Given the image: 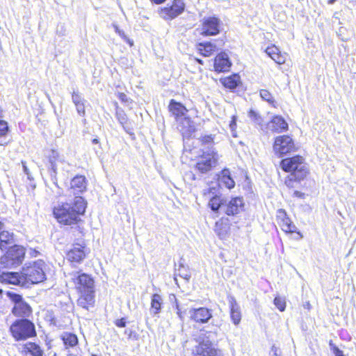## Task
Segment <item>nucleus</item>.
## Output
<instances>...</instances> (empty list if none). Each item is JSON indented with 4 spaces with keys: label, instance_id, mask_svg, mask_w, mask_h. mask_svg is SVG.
<instances>
[{
    "label": "nucleus",
    "instance_id": "nucleus-42",
    "mask_svg": "<svg viewBox=\"0 0 356 356\" xmlns=\"http://www.w3.org/2000/svg\"><path fill=\"white\" fill-rule=\"evenodd\" d=\"M229 128L232 132L233 136H236L235 131L236 128V117L235 115H233L232 118V120L229 123Z\"/></svg>",
    "mask_w": 356,
    "mask_h": 356
},
{
    "label": "nucleus",
    "instance_id": "nucleus-54",
    "mask_svg": "<svg viewBox=\"0 0 356 356\" xmlns=\"http://www.w3.org/2000/svg\"><path fill=\"white\" fill-rule=\"evenodd\" d=\"M151 1L154 2L155 3L159 4V3L164 2L165 0H151Z\"/></svg>",
    "mask_w": 356,
    "mask_h": 356
},
{
    "label": "nucleus",
    "instance_id": "nucleus-11",
    "mask_svg": "<svg viewBox=\"0 0 356 356\" xmlns=\"http://www.w3.org/2000/svg\"><path fill=\"white\" fill-rule=\"evenodd\" d=\"M220 350L216 349L211 341L203 340L193 350V356H218Z\"/></svg>",
    "mask_w": 356,
    "mask_h": 356
},
{
    "label": "nucleus",
    "instance_id": "nucleus-3",
    "mask_svg": "<svg viewBox=\"0 0 356 356\" xmlns=\"http://www.w3.org/2000/svg\"><path fill=\"white\" fill-rule=\"evenodd\" d=\"M10 330L16 341L25 340L36 334L34 324L26 319L16 321L11 325Z\"/></svg>",
    "mask_w": 356,
    "mask_h": 356
},
{
    "label": "nucleus",
    "instance_id": "nucleus-48",
    "mask_svg": "<svg viewBox=\"0 0 356 356\" xmlns=\"http://www.w3.org/2000/svg\"><path fill=\"white\" fill-rule=\"evenodd\" d=\"M333 353L334 356H344L343 352L338 347L334 348Z\"/></svg>",
    "mask_w": 356,
    "mask_h": 356
},
{
    "label": "nucleus",
    "instance_id": "nucleus-46",
    "mask_svg": "<svg viewBox=\"0 0 356 356\" xmlns=\"http://www.w3.org/2000/svg\"><path fill=\"white\" fill-rule=\"evenodd\" d=\"M72 100L74 104L82 103L81 97L78 95L74 92L72 94Z\"/></svg>",
    "mask_w": 356,
    "mask_h": 356
},
{
    "label": "nucleus",
    "instance_id": "nucleus-52",
    "mask_svg": "<svg viewBox=\"0 0 356 356\" xmlns=\"http://www.w3.org/2000/svg\"><path fill=\"white\" fill-rule=\"evenodd\" d=\"M22 166H23V169H24V172L27 175H29V169L27 168L26 165V163L22 161Z\"/></svg>",
    "mask_w": 356,
    "mask_h": 356
},
{
    "label": "nucleus",
    "instance_id": "nucleus-32",
    "mask_svg": "<svg viewBox=\"0 0 356 356\" xmlns=\"http://www.w3.org/2000/svg\"><path fill=\"white\" fill-rule=\"evenodd\" d=\"M59 154L56 150H51L49 155V168L54 174H56V161L58 160Z\"/></svg>",
    "mask_w": 356,
    "mask_h": 356
},
{
    "label": "nucleus",
    "instance_id": "nucleus-7",
    "mask_svg": "<svg viewBox=\"0 0 356 356\" xmlns=\"http://www.w3.org/2000/svg\"><path fill=\"white\" fill-rule=\"evenodd\" d=\"M297 149L293 140L287 135L280 136L275 138L273 144V151L278 156H282Z\"/></svg>",
    "mask_w": 356,
    "mask_h": 356
},
{
    "label": "nucleus",
    "instance_id": "nucleus-8",
    "mask_svg": "<svg viewBox=\"0 0 356 356\" xmlns=\"http://www.w3.org/2000/svg\"><path fill=\"white\" fill-rule=\"evenodd\" d=\"M221 26V21L218 17H204L200 28V33L204 36L216 35L220 33Z\"/></svg>",
    "mask_w": 356,
    "mask_h": 356
},
{
    "label": "nucleus",
    "instance_id": "nucleus-36",
    "mask_svg": "<svg viewBox=\"0 0 356 356\" xmlns=\"http://www.w3.org/2000/svg\"><path fill=\"white\" fill-rule=\"evenodd\" d=\"M178 275L184 278L186 282H188L191 278V274L188 268L185 267L183 264H180L177 269Z\"/></svg>",
    "mask_w": 356,
    "mask_h": 356
},
{
    "label": "nucleus",
    "instance_id": "nucleus-15",
    "mask_svg": "<svg viewBox=\"0 0 356 356\" xmlns=\"http://www.w3.org/2000/svg\"><path fill=\"white\" fill-rule=\"evenodd\" d=\"M0 281L7 284L15 285H21L22 286H26L23 275L17 273L8 272L3 273L0 275Z\"/></svg>",
    "mask_w": 356,
    "mask_h": 356
},
{
    "label": "nucleus",
    "instance_id": "nucleus-50",
    "mask_svg": "<svg viewBox=\"0 0 356 356\" xmlns=\"http://www.w3.org/2000/svg\"><path fill=\"white\" fill-rule=\"evenodd\" d=\"M170 300L171 301L175 300V301L176 302V309H177V310H179V311H180V310L181 309V308H180V307H179V305H178V303H177V299H176V297H175V295L171 294V295L170 296Z\"/></svg>",
    "mask_w": 356,
    "mask_h": 356
},
{
    "label": "nucleus",
    "instance_id": "nucleus-28",
    "mask_svg": "<svg viewBox=\"0 0 356 356\" xmlns=\"http://www.w3.org/2000/svg\"><path fill=\"white\" fill-rule=\"evenodd\" d=\"M86 202L81 197H76L74 199V205L72 206V209L76 213V216L83 214L86 209Z\"/></svg>",
    "mask_w": 356,
    "mask_h": 356
},
{
    "label": "nucleus",
    "instance_id": "nucleus-17",
    "mask_svg": "<svg viewBox=\"0 0 356 356\" xmlns=\"http://www.w3.org/2000/svg\"><path fill=\"white\" fill-rule=\"evenodd\" d=\"M21 354L22 356H43L44 353L38 344L28 342L23 345Z\"/></svg>",
    "mask_w": 356,
    "mask_h": 356
},
{
    "label": "nucleus",
    "instance_id": "nucleus-4",
    "mask_svg": "<svg viewBox=\"0 0 356 356\" xmlns=\"http://www.w3.org/2000/svg\"><path fill=\"white\" fill-rule=\"evenodd\" d=\"M25 255V249L15 245L8 249L6 254L1 257V264L6 268H14L21 264Z\"/></svg>",
    "mask_w": 356,
    "mask_h": 356
},
{
    "label": "nucleus",
    "instance_id": "nucleus-22",
    "mask_svg": "<svg viewBox=\"0 0 356 356\" xmlns=\"http://www.w3.org/2000/svg\"><path fill=\"white\" fill-rule=\"evenodd\" d=\"M220 184L223 185L229 189L233 188L235 186V182L230 177V172L228 169H224L219 178Z\"/></svg>",
    "mask_w": 356,
    "mask_h": 356
},
{
    "label": "nucleus",
    "instance_id": "nucleus-62",
    "mask_svg": "<svg viewBox=\"0 0 356 356\" xmlns=\"http://www.w3.org/2000/svg\"><path fill=\"white\" fill-rule=\"evenodd\" d=\"M204 195H207L206 190H204Z\"/></svg>",
    "mask_w": 356,
    "mask_h": 356
},
{
    "label": "nucleus",
    "instance_id": "nucleus-23",
    "mask_svg": "<svg viewBox=\"0 0 356 356\" xmlns=\"http://www.w3.org/2000/svg\"><path fill=\"white\" fill-rule=\"evenodd\" d=\"M169 110L176 117L184 116L188 111L181 104L178 103L173 99L170 102Z\"/></svg>",
    "mask_w": 356,
    "mask_h": 356
},
{
    "label": "nucleus",
    "instance_id": "nucleus-35",
    "mask_svg": "<svg viewBox=\"0 0 356 356\" xmlns=\"http://www.w3.org/2000/svg\"><path fill=\"white\" fill-rule=\"evenodd\" d=\"M116 118L120 124L126 129L125 124L127 122V117L124 111L120 109L118 106L116 108Z\"/></svg>",
    "mask_w": 356,
    "mask_h": 356
},
{
    "label": "nucleus",
    "instance_id": "nucleus-14",
    "mask_svg": "<svg viewBox=\"0 0 356 356\" xmlns=\"http://www.w3.org/2000/svg\"><path fill=\"white\" fill-rule=\"evenodd\" d=\"M277 220L282 229L286 233H294L296 232V227L292 224L291 220L286 216L284 210L279 209L277 211Z\"/></svg>",
    "mask_w": 356,
    "mask_h": 356
},
{
    "label": "nucleus",
    "instance_id": "nucleus-61",
    "mask_svg": "<svg viewBox=\"0 0 356 356\" xmlns=\"http://www.w3.org/2000/svg\"><path fill=\"white\" fill-rule=\"evenodd\" d=\"M213 189V188H209V189H208V191H209V192L210 193V192H211V191H212Z\"/></svg>",
    "mask_w": 356,
    "mask_h": 356
},
{
    "label": "nucleus",
    "instance_id": "nucleus-21",
    "mask_svg": "<svg viewBox=\"0 0 356 356\" xmlns=\"http://www.w3.org/2000/svg\"><path fill=\"white\" fill-rule=\"evenodd\" d=\"M70 185L74 193L83 191L86 188L85 177L83 176L74 177L71 181Z\"/></svg>",
    "mask_w": 356,
    "mask_h": 356
},
{
    "label": "nucleus",
    "instance_id": "nucleus-5",
    "mask_svg": "<svg viewBox=\"0 0 356 356\" xmlns=\"http://www.w3.org/2000/svg\"><path fill=\"white\" fill-rule=\"evenodd\" d=\"M54 215L60 223L72 225L77 221L76 213L70 204L58 205L54 209Z\"/></svg>",
    "mask_w": 356,
    "mask_h": 356
},
{
    "label": "nucleus",
    "instance_id": "nucleus-60",
    "mask_svg": "<svg viewBox=\"0 0 356 356\" xmlns=\"http://www.w3.org/2000/svg\"><path fill=\"white\" fill-rule=\"evenodd\" d=\"M92 143H98V140L97 139H93Z\"/></svg>",
    "mask_w": 356,
    "mask_h": 356
},
{
    "label": "nucleus",
    "instance_id": "nucleus-34",
    "mask_svg": "<svg viewBox=\"0 0 356 356\" xmlns=\"http://www.w3.org/2000/svg\"><path fill=\"white\" fill-rule=\"evenodd\" d=\"M163 304V298L157 293L154 294L152 296L151 305L152 309L155 310H159L161 309V305Z\"/></svg>",
    "mask_w": 356,
    "mask_h": 356
},
{
    "label": "nucleus",
    "instance_id": "nucleus-13",
    "mask_svg": "<svg viewBox=\"0 0 356 356\" xmlns=\"http://www.w3.org/2000/svg\"><path fill=\"white\" fill-rule=\"evenodd\" d=\"M266 129L272 132L280 133L288 129V124L282 116L275 115L267 124Z\"/></svg>",
    "mask_w": 356,
    "mask_h": 356
},
{
    "label": "nucleus",
    "instance_id": "nucleus-31",
    "mask_svg": "<svg viewBox=\"0 0 356 356\" xmlns=\"http://www.w3.org/2000/svg\"><path fill=\"white\" fill-rule=\"evenodd\" d=\"M211 316V313H193L191 318L197 323H207Z\"/></svg>",
    "mask_w": 356,
    "mask_h": 356
},
{
    "label": "nucleus",
    "instance_id": "nucleus-1",
    "mask_svg": "<svg viewBox=\"0 0 356 356\" xmlns=\"http://www.w3.org/2000/svg\"><path fill=\"white\" fill-rule=\"evenodd\" d=\"M280 166L284 171L290 172V175L285 179V184L288 187H293V181H301L309 173L305 159L300 156L282 159Z\"/></svg>",
    "mask_w": 356,
    "mask_h": 356
},
{
    "label": "nucleus",
    "instance_id": "nucleus-56",
    "mask_svg": "<svg viewBox=\"0 0 356 356\" xmlns=\"http://www.w3.org/2000/svg\"><path fill=\"white\" fill-rule=\"evenodd\" d=\"M202 309H203V308L194 309H193V312H202Z\"/></svg>",
    "mask_w": 356,
    "mask_h": 356
},
{
    "label": "nucleus",
    "instance_id": "nucleus-51",
    "mask_svg": "<svg viewBox=\"0 0 356 356\" xmlns=\"http://www.w3.org/2000/svg\"><path fill=\"white\" fill-rule=\"evenodd\" d=\"M229 302L231 303L232 305V308H231V312H236V310L237 309H235L234 306V303L236 304V301L233 298H230L229 299Z\"/></svg>",
    "mask_w": 356,
    "mask_h": 356
},
{
    "label": "nucleus",
    "instance_id": "nucleus-39",
    "mask_svg": "<svg viewBox=\"0 0 356 356\" xmlns=\"http://www.w3.org/2000/svg\"><path fill=\"white\" fill-rule=\"evenodd\" d=\"M113 28L115 29V33H117L122 39H124L126 42L130 44L131 46L133 45V42L130 41L129 38L125 35L124 32L119 29V27L116 24H113Z\"/></svg>",
    "mask_w": 356,
    "mask_h": 356
},
{
    "label": "nucleus",
    "instance_id": "nucleus-58",
    "mask_svg": "<svg viewBox=\"0 0 356 356\" xmlns=\"http://www.w3.org/2000/svg\"><path fill=\"white\" fill-rule=\"evenodd\" d=\"M336 0H329L328 1V3H330V4H332L335 2Z\"/></svg>",
    "mask_w": 356,
    "mask_h": 356
},
{
    "label": "nucleus",
    "instance_id": "nucleus-26",
    "mask_svg": "<svg viewBox=\"0 0 356 356\" xmlns=\"http://www.w3.org/2000/svg\"><path fill=\"white\" fill-rule=\"evenodd\" d=\"M198 51L204 56H210L217 49L216 46L211 42L200 43L197 45Z\"/></svg>",
    "mask_w": 356,
    "mask_h": 356
},
{
    "label": "nucleus",
    "instance_id": "nucleus-16",
    "mask_svg": "<svg viewBox=\"0 0 356 356\" xmlns=\"http://www.w3.org/2000/svg\"><path fill=\"white\" fill-rule=\"evenodd\" d=\"M231 62L225 53L219 54L214 60V68L216 72H222L229 70Z\"/></svg>",
    "mask_w": 356,
    "mask_h": 356
},
{
    "label": "nucleus",
    "instance_id": "nucleus-6",
    "mask_svg": "<svg viewBox=\"0 0 356 356\" xmlns=\"http://www.w3.org/2000/svg\"><path fill=\"white\" fill-rule=\"evenodd\" d=\"M76 288L80 294L77 302L83 309H88L89 302L88 297L89 296V277L87 274L80 275L76 282Z\"/></svg>",
    "mask_w": 356,
    "mask_h": 356
},
{
    "label": "nucleus",
    "instance_id": "nucleus-47",
    "mask_svg": "<svg viewBox=\"0 0 356 356\" xmlns=\"http://www.w3.org/2000/svg\"><path fill=\"white\" fill-rule=\"evenodd\" d=\"M76 107L77 112L79 114L84 115V113H85V107H84V105H83V103H80V104H76Z\"/></svg>",
    "mask_w": 356,
    "mask_h": 356
},
{
    "label": "nucleus",
    "instance_id": "nucleus-38",
    "mask_svg": "<svg viewBox=\"0 0 356 356\" xmlns=\"http://www.w3.org/2000/svg\"><path fill=\"white\" fill-rule=\"evenodd\" d=\"M274 304L280 312L284 311L286 307V302L284 299L280 297H276L274 300Z\"/></svg>",
    "mask_w": 356,
    "mask_h": 356
},
{
    "label": "nucleus",
    "instance_id": "nucleus-55",
    "mask_svg": "<svg viewBox=\"0 0 356 356\" xmlns=\"http://www.w3.org/2000/svg\"><path fill=\"white\" fill-rule=\"evenodd\" d=\"M294 195L296 196V197H301L302 196V193L299 192V191H295L294 192Z\"/></svg>",
    "mask_w": 356,
    "mask_h": 356
},
{
    "label": "nucleus",
    "instance_id": "nucleus-25",
    "mask_svg": "<svg viewBox=\"0 0 356 356\" xmlns=\"http://www.w3.org/2000/svg\"><path fill=\"white\" fill-rule=\"evenodd\" d=\"M229 229L228 223L225 222L222 220L216 222L215 232L221 239H224L227 236Z\"/></svg>",
    "mask_w": 356,
    "mask_h": 356
},
{
    "label": "nucleus",
    "instance_id": "nucleus-12",
    "mask_svg": "<svg viewBox=\"0 0 356 356\" xmlns=\"http://www.w3.org/2000/svg\"><path fill=\"white\" fill-rule=\"evenodd\" d=\"M244 203L241 197L232 198L228 202H225L224 211L228 216H234L240 213L243 209Z\"/></svg>",
    "mask_w": 356,
    "mask_h": 356
},
{
    "label": "nucleus",
    "instance_id": "nucleus-53",
    "mask_svg": "<svg viewBox=\"0 0 356 356\" xmlns=\"http://www.w3.org/2000/svg\"><path fill=\"white\" fill-rule=\"evenodd\" d=\"M329 346H330V349L332 350V352L334 351V347H337V346H335V345L333 343V342H332V340H330V342H329Z\"/></svg>",
    "mask_w": 356,
    "mask_h": 356
},
{
    "label": "nucleus",
    "instance_id": "nucleus-24",
    "mask_svg": "<svg viewBox=\"0 0 356 356\" xmlns=\"http://www.w3.org/2000/svg\"><path fill=\"white\" fill-rule=\"evenodd\" d=\"M222 84L229 89H234L240 83V76L238 74H233L232 76L221 79Z\"/></svg>",
    "mask_w": 356,
    "mask_h": 356
},
{
    "label": "nucleus",
    "instance_id": "nucleus-9",
    "mask_svg": "<svg viewBox=\"0 0 356 356\" xmlns=\"http://www.w3.org/2000/svg\"><path fill=\"white\" fill-rule=\"evenodd\" d=\"M217 161L218 154L213 150H208L200 156L195 168L201 173H206L216 165Z\"/></svg>",
    "mask_w": 356,
    "mask_h": 356
},
{
    "label": "nucleus",
    "instance_id": "nucleus-29",
    "mask_svg": "<svg viewBox=\"0 0 356 356\" xmlns=\"http://www.w3.org/2000/svg\"><path fill=\"white\" fill-rule=\"evenodd\" d=\"M209 206L213 211L216 212L220 208L225 209V202L220 197L215 195L210 199Z\"/></svg>",
    "mask_w": 356,
    "mask_h": 356
},
{
    "label": "nucleus",
    "instance_id": "nucleus-37",
    "mask_svg": "<svg viewBox=\"0 0 356 356\" xmlns=\"http://www.w3.org/2000/svg\"><path fill=\"white\" fill-rule=\"evenodd\" d=\"M260 96H261V97L264 100H265V101H266V102H268L269 103H273L274 102V99H273V95L267 90H264V89L261 90H260Z\"/></svg>",
    "mask_w": 356,
    "mask_h": 356
},
{
    "label": "nucleus",
    "instance_id": "nucleus-49",
    "mask_svg": "<svg viewBox=\"0 0 356 356\" xmlns=\"http://www.w3.org/2000/svg\"><path fill=\"white\" fill-rule=\"evenodd\" d=\"M270 356H279L278 348L275 346H273L271 348Z\"/></svg>",
    "mask_w": 356,
    "mask_h": 356
},
{
    "label": "nucleus",
    "instance_id": "nucleus-20",
    "mask_svg": "<svg viewBox=\"0 0 356 356\" xmlns=\"http://www.w3.org/2000/svg\"><path fill=\"white\" fill-rule=\"evenodd\" d=\"M11 299L15 303L12 312H31V307L28 303L23 300L21 296L18 294H13L11 296Z\"/></svg>",
    "mask_w": 356,
    "mask_h": 356
},
{
    "label": "nucleus",
    "instance_id": "nucleus-27",
    "mask_svg": "<svg viewBox=\"0 0 356 356\" xmlns=\"http://www.w3.org/2000/svg\"><path fill=\"white\" fill-rule=\"evenodd\" d=\"M13 243V235L7 231L0 232V249L4 250L7 249V245Z\"/></svg>",
    "mask_w": 356,
    "mask_h": 356
},
{
    "label": "nucleus",
    "instance_id": "nucleus-44",
    "mask_svg": "<svg viewBox=\"0 0 356 356\" xmlns=\"http://www.w3.org/2000/svg\"><path fill=\"white\" fill-rule=\"evenodd\" d=\"M118 97L122 102L128 103L129 101V99L124 93L119 92Z\"/></svg>",
    "mask_w": 356,
    "mask_h": 356
},
{
    "label": "nucleus",
    "instance_id": "nucleus-64",
    "mask_svg": "<svg viewBox=\"0 0 356 356\" xmlns=\"http://www.w3.org/2000/svg\"><path fill=\"white\" fill-rule=\"evenodd\" d=\"M181 313L179 312H177V314H179V317H181V315H180Z\"/></svg>",
    "mask_w": 356,
    "mask_h": 356
},
{
    "label": "nucleus",
    "instance_id": "nucleus-10",
    "mask_svg": "<svg viewBox=\"0 0 356 356\" xmlns=\"http://www.w3.org/2000/svg\"><path fill=\"white\" fill-rule=\"evenodd\" d=\"M185 4L182 0H174L170 6L162 8L159 15L165 20H172L181 15L184 10Z\"/></svg>",
    "mask_w": 356,
    "mask_h": 356
},
{
    "label": "nucleus",
    "instance_id": "nucleus-41",
    "mask_svg": "<svg viewBox=\"0 0 356 356\" xmlns=\"http://www.w3.org/2000/svg\"><path fill=\"white\" fill-rule=\"evenodd\" d=\"M8 123L4 120H0V137L5 136L8 132Z\"/></svg>",
    "mask_w": 356,
    "mask_h": 356
},
{
    "label": "nucleus",
    "instance_id": "nucleus-45",
    "mask_svg": "<svg viewBox=\"0 0 356 356\" xmlns=\"http://www.w3.org/2000/svg\"><path fill=\"white\" fill-rule=\"evenodd\" d=\"M115 324L118 327H124L126 325L125 319L124 318H122L121 319H118L115 321Z\"/></svg>",
    "mask_w": 356,
    "mask_h": 356
},
{
    "label": "nucleus",
    "instance_id": "nucleus-63",
    "mask_svg": "<svg viewBox=\"0 0 356 356\" xmlns=\"http://www.w3.org/2000/svg\"><path fill=\"white\" fill-rule=\"evenodd\" d=\"M197 61H198L200 63H202V60H198V59H197Z\"/></svg>",
    "mask_w": 356,
    "mask_h": 356
},
{
    "label": "nucleus",
    "instance_id": "nucleus-59",
    "mask_svg": "<svg viewBox=\"0 0 356 356\" xmlns=\"http://www.w3.org/2000/svg\"><path fill=\"white\" fill-rule=\"evenodd\" d=\"M3 224L0 221V230L2 229Z\"/></svg>",
    "mask_w": 356,
    "mask_h": 356
},
{
    "label": "nucleus",
    "instance_id": "nucleus-19",
    "mask_svg": "<svg viewBox=\"0 0 356 356\" xmlns=\"http://www.w3.org/2000/svg\"><path fill=\"white\" fill-rule=\"evenodd\" d=\"M265 52L276 63L281 65L285 63L286 59V54H282L279 48L275 45L268 47Z\"/></svg>",
    "mask_w": 356,
    "mask_h": 356
},
{
    "label": "nucleus",
    "instance_id": "nucleus-43",
    "mask_svg": "<svg viewBox=\"0 0 356 356\" xmlns=\"http://www.w3.org/2000/svg\"><path fill=\"white\" fill-rule=\"evenodd\" d=\"M231 318L235 325H238L241 319V313H231Z\"/></svg>",
    "mask_w": 356,
    "mask_h": 356
},
{
    "label": "nucleus",
    "instance_id": "nucleus-30",
    "mask_svg": "<svg viewBox=\"0 0 356 356\" xmlns=\"http://www.w3.org/2000/svg\"><path fill=\"white\" fill-rule=\"evenodd\" d=\"M62 340L66 346L73 347L77 343V337L72 333H64L62 334Z\"/></svg>",
    "mask_w": 356,
    "mask_h": 356
},
{
    "label": "nucleus",
    "instance_id": "nucleus-33",
    "mask_svg": "<svg viewBox=\"0 0 356 356\" xmlns=\"http://www.w3.org/2000/svg\"><path fill=\"white\" fill-rule=\"evenodd\" d=\"M85 254L84 252L80 249H74L69 252L68 257L70 259L74 261H80L83 257Z\"/></svg>",
    "mask_w": 356,
    "mask_h": 356
},
{
    "label": "nucleus",
    "instance_id": "nucleus-2",
    "mask_svg": "<svg viewBox=\"0 0 356 356\" xmlns=\"http://www.w3.org/2000/svg\"><path fill=\"white\" fill-rule=\"evenodd\" d=\"M44 266V263L42 260H38L32 264H26L23 267L22 274L24 278L26 285L38 284L45 280Z\"/></svg>",
    "mask_w": 356,
    "mask_h": 356
},
{
    "label": "nucleus",
    "instance_id": "nucleus-18",
    "mask_svg": "<svg viewBox=\"0 0 356 356\" xmlns=\"http://www.w3.org/2000/svg\"><path fill=\"white\" fill-rule=\"evenodd\" d=\"M178 129L184 138L191 137L195 130L193 122L188 118H184L183 119H181Z\"/></svg>",
    "mask_w": 356,
    "mask_h": 356
},
{
    "label": "nucleus",
    "instance_id": "nucleus-40",
    "mask_svg": "<svg viewBox=\"0 0 356 356\" xmlns=\"http://www.w3.org/2000/svg\"><path fill=\"white\" fill-rule=\"evenodd\" d=\"M248 116L252 120L259 124H260L262 121L260 115L254 110L250 111Z\"/></svg>",
    "mask_w": 356,
    "mask_h": 356
},
{
    "label": "nucleus",
    "instance_id": "nucleus-57",
    "mask_svg": "<svg viewBox=\"0 0 356 356\" xmlns=\"http://www.w3.org/2000/svg\"><path fill=\"white\" fill-rule=\"evenodd\" d=\"M188 175H190L192 179H193V180L195 179V175L192 172H191Z\"/></svg>",
    "mask_w": 356,
    "mask_h": 356
}]
</instances>
